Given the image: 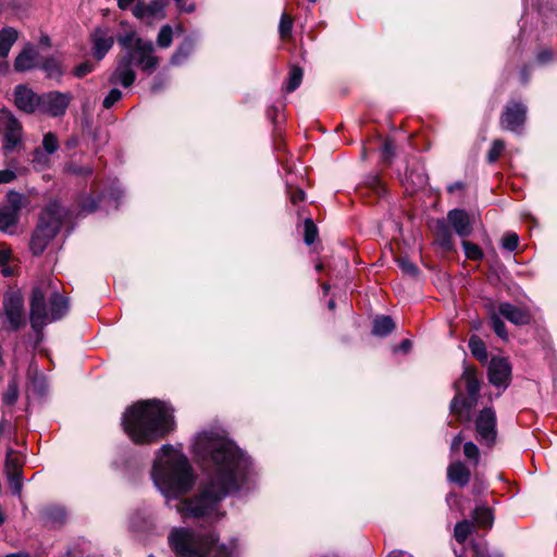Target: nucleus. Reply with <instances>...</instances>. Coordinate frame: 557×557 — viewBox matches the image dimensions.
<instances>
[{
  "label": "nucleus",
  "instance_id": "obj_60",
  "mask_svg": "<svg viewBox=\"0 0 557 557\" xmlns=\"http://www.w3.org/2000/svg\"><path fill=\"white\" fill-rule=\"evenodd\" d=\"M387 557H413L412 555H410L409 553L407 552H404V550H393L388 554Z\"/></svg>",
  "mask_w": 557,
  "mask_h": 557
},
{
  "label": "nucleus",
  "instance_id": "obj_9",
  "mask_svg": "<svg viewBox=\"0 0 557 557\" xmlns=\"http://www.w3.org/2000/svg\"><path fill=\"white\" fill-rule=\"evenodd\" d=\"M25 197L21 193L10 190L7 194V203L0 208V231L13 234L20 219V211L24 207Z\"/></svg>",
  "mask_w": 557,
  "mask_h": 557
},
{
  "label": "nucleus",
  "instance_id": "obj_36",
  "mask_svg": "<svg viewBox=\"0 0 557 557\" xmlns=\"http://www.w3.org/2000/svg\"><path fill=\"white\" fill-rule=\"evenodd\" d=\"M173 41V29L170 25H163L157 36V45L160 48H169Z\"/></svg>",
  "mask_w": 557,
  "mask_h": 557
},
{
  "label": "nucleus",
  "instance_id": "obj_24",
  "mask_svg": "<svg viewBox=\"0 0 557 557\" xmlns=\"http://www.w3.org/2000/svg\"><path fill=\"white\" fill-rule=\"evenodd\" d=\"M447 478L459 486H466L470 481L471 472L462 462L458 461L448 466Z\"/></svg>",
  "mask_w": 557,
  "mask_h": 557
},
{
  "label": "nucleus",
  "instance_id": "obj_30",
  "mask_svg": "<svg viewBox=\"0 0 557 557\" xmlns=\"http://www.w3.org/2000/svg\"><path fill=\"white\" fill-rule=\"evenodd\" d=\"M32 165L36 171H44L50 166V154L41 148L33 151Z\"/></svg>",
  "mask_w": 557,
  "mask_h": 557
},
{
  "label": "nucleus",
  "instance_id": "obj_7",
  "mask_svg": "<svg viewBox=\"0 0 557 557\" xmlns=\"http://www.w3.org/2000/svg\"><path fill=\"white\" fill-rule=\"evenodd\" d=\"M461 381L466 384L468 396L465 398L460 392H457L450 401V411L456 414L460 421H469L471 409L476 405L481 382L476 376V372L471 367H465Z\"/></svg>",
  "mask_w": 557,
  "mask_h": 557
},
{
  "label": "nucleus",
  "instance_id": "obj_13",
  "mask_svg": "<svg viewBox=\"0 0 557 557\" xmlns=\"http://www.w3.org/2000/svg\"><path fill=\"white\" fill-rule=\"evenodd\" d=\"M168 3L169 0H150L149 2L139 0L135 3L132 12L138 20L150 23L165 16L164 9Z\"/></svg>",
  "mask_w": 557,
  "mask_h": 557
},
{
  "label": "nucleus",
  "instance_id": "obj_12",
  "mask_svg": "<svg viewBox=\"0 0 557 557\" xmlns=\"http://www.w3.org/2000/svg\"><path fill=\"white\" fill-rule=\"evenodd\" d=\"M70 101V94L60 91L46 92L39 96L38 110L51 116H61L65 113Z\"/></svg>",
  "mask_w": 557,
  "mask_h": 557
},
{
  "label": "nucleus",
  "instance_id": "obj_27",
  "mask_svg": "<svg viewBox=\"0 0 557 557\" xmlns=\"http://www.w3.org/2000/svg\"><path fill=\"white\" fill-rule=\"evenodd\" d=\"M395 323L388 315H379L373 321L372 333L376 336L384 337L393 332Z\"/></svg>",
  "mask_w": 557,
  "mask_h": 557
},
{
  "label": "nucleus",
  "instance_id": "obj_8",
  "mask_svg": "<svg viewBox=\"0 0 557 557\" xmlns=\"http://www.w3.org/2000/svg\"><path fill=\"white\" fill-rule=\"evenodd\" d=\"M0 132L2 134V150L4 153L13 152L22 145V123L8 109L0 110Z\"/></svg>",
  "mask_w": 557,
  "mask_h": 557
},
{
  "label": "nucleus",
  "instance_id": "obj_22",
  "mask_svg": "<svg viewBox=\"0 0 557 557\" xmlns=\"http://www.w3.org/2000/svg\"><path fill=\"white\" fill-rule=\"evenodd\" d=\"M40 521L47 528H59L65 523L66 511L58 505H49L40 510Z\"/></svg>",
  "mask_w": 557,
  "mask_h": 557
},
{
  "label": "nucleus",
  "instance_id": "obj_39",
  "mask_svg": "<svg viewBox=\"0 0 557 557\" xmlns=\"http://www.w3.org/2000/svg\"><path fill=\"white\" fill-rule=\"evenodd\" d=\"M397 264L401 269V271L410 276H418L419 269L418 267L407 257L397 258Z\"/></svg>",
  "mask_w": 557,
  "mask_h": 557
},
{
  "label": "nucleus",
  "instance_id": "obj_58",
  "mask_svg": "<svg viewBox=\"0 0 557 557\" xmlns=\"http://www.w3.org/2000/svg\"><path fill=\"white\" fill-rule=\"evenodd\" d=\"M552 59V52L549 50H543L537 54V61L545 63Z\"/></svg>",
  "mask_w": 557,
  "mask_h": 557
},
{
  "label": "nucleus",
  "instance_id": "obj_50",
  "mask_svg": "<svg viewBox=\"0 0 557 557\" xmlns=\"http://www.w3.org/2000/svg\"><path fill=\"white\" fill-rule=\"evenodd\" d=\"M67 173L75 175H91L92 169L90 166H81L75 163H69L65 166Z\"/></svg>",
  "mask_w": 557,
  "mask_h": 557
},
{
  "label": "nucleus",
  "instance_id": "obj_42",
  "mask_svg": "<svg viewBox=\"0 0 557 557\" xmlns=\"http://www.w3.org/2000/svg\"><path fill=\"white\" fill-rule=\"evenodd\" d=\"M463 454L468 460H470L474 466H476L480 461V450L478 446L472 442H466L463 445Z\"/></svg>",
  "mask_w": 557,
  "mask_h": 557
},
{
  "label": "nucleus",
  "instance_id": "obj_35",
  "mask_svg": "<svg viewBox=\"0 0 557 557\" xmlns=\"http://www.w3.org/2000/svg\"><path fill=\"white\" fill-rule=\"evenodd\" d=\"M472 532V523L468 520H462L455 525L454 536L458 543H465Z\"/></svg>",
  "mask_w": 557,
  "mask_h": 557
},
{
  "label": "nucleus",
  "instance_id": "obj_40",
  "mask_svg": "<svg viewBox=\"0 0 557 557\" xmlns=\"http://www.w3.org/2000/svg\"><path fill=\"white\" fill-rule=\"evenodd\" d=\"M491 325H492L493 331L496 333V335L498 337H500L504 341H506L508 338V332L506 329V324L504 323V321L500 319L499 315L494 313L491 317Z\"/></svg>",
  "mask_w": 557,
  "mask_h": 557
},
{
  "label": "nucleus",
  "instance_id": "obj_4",
  "mask_svg": "<svg viewBox=\"0 0 557 557\" xmlns=\"http://www.w3.org/2000/svg\"><path fill=\"white\" fill-rule=\"evenodd\" d=\"M213 533H201L185 528L171 531L169 543L181 557H237V545L231 541L230 545H215Z\"/></svg>",
  "mask_w": 557,
  "mask_h": 557
},
{
  "label": "nucleus",
  "instance_id": "obj_18",
  "mask_svg": "<svg viewBox=\"0 0 557 557\" xmlns=\"http://www.w3.org/2000/svg\"><path fill=\"white\" fill-rule=\"evenodd\" d=\"M94 57L100 61L114 45V37L108 28L97 27L91 36Z\"/></svg>",
  "mask_w": 557,
  "mask_h": 557
},
{
  "label": "nucleus",
  "instance_id": "obj_1",
  "mask_svg": "<svg viewBox=\"0 0 557 557\" xmlns=\"http://www.w3.org/2000/svg\"><path fill=\"white\" fill-rule=\"evenodd\" d=\"M194 454L201 460L203 479L199 492L177 503L184 520L216 521L223 516L221 502L228 495L250 488L255 470L250 458L219 431L199 433L193 444Z\"/></svg>",
  "mask_w": 557,
  "mask_h": 557
},
{
  "label": "nucleus",
  "instance_id": "obj_29",
  "mask_svg": "<svg viewBox=\"0 0 557 557\" xmlns=\"http://www.w3.org/2000/svg\"><path fill=\"white\" fill-rule=\"evenodd\" d=\"M469 349L473 357L481 362H486L488 355L484 342L476 335H472L469 339Z\"/></svg>",
  "mask_w": 557,
  "mask_h": 557
},
{
  "label": "nucleus",
  "instance_id": "obj_28",
  "mask_svg": "<svg viewBox=\"0 0 557 557\" xmlns=\"http://www.w3.org/2000/svg\"><path fill=\"white\" fill-rule=\"evenodd\" d=\"M5 471L12 493L20 495L23 487L22 471L20 467L14 466V470H11V461L8 459L5 461Z\"/></svg>",
  "mask_w": 557,
  "mask_h": 557
},
{
  "label": "nucleus",
  "instance_id": "obj_19",
  "mask_svg": "<svg viewBox=\"0 0 557 557\" xmlns=\"http://www.w3.org/2000/svg\"><path fill=\"white\" fill-rule=\"evenodd\" d=\"M14 103L21 111L33 113L39 107V96L24 85H17L14 89Z\"/></svg>",
  "mask_w": 557,
  "mask_h": 557
},
{
  "label": "nucleus",
  "instance_id": "obj_33",
  "mask_svg": "<svg viewBox=\"0 0 557 557\" xmlns=\"http://www.w3.org/2000/svg\"><path fill=\"white\" fill-rule=\"evenodd\" d=\"M302 75V70L299 66H294L290 69L288 73V81L285 87L286 92H293L300 86Z\"/></svg>",
  "mask_w": 557,
  "mask_h": 557
},
{
  "label": "nucleus",
  "instance_id": "obj_34",
  "mask_svg": "<svg viewBox=\"0 0 557 557\" xmlns=\"http://www.w3.org/2000/svg\"><path fill=\"white\" fill-rule=\"evenodd\" d=\"M41 67L49 78L59 79L63 75L60 62L53 58L47 59Z\"/></svg>",
  "mask_w": 557,
  "mask_h": 557
},
{
  "label": "nucleus",
  "instance_id": "obj_54",
  "mask_svg": "<svg viewBox=\"0 0 557 557\" xmlns=\"http://www.w3.org/2000/svg\"><path fill=\"white\" fill-rule=\"evenodd\" d=\"M305 196H306L305 191L300 188H297L295 190H289V198L294 205H297L298 202L304 201Z\"/></svg>",
  "mask_w": 557,
  "mask_h": 557
},
{
  "label": "nucleus",
  "instance_id": "obj_47",
  "mask_svg": "<svg viewBox=\"0 0 557 557\" xmlns=\"http://www.w3.org/2000/svg\"><path fill=\"white\" fill-rule=\"evenodd\" d=\"M518 244L519 236L513 232L506 233L502 240L503 248L508 251H515L518 247Z\"/></svg>",
  "mask_w": 557,
  "mask_h": 557
},
{
  "label": "nucleus",
  "instance_id": "obj_49",
  "mask_svg": "<svg viewBox=\"0 0 557 557\" xmlns=\"http://www.w3.org/2000/svg\"><path fill=\"white\" fill-rule=\"evenodd\" d=\"M122 195H123V191L119 187H112L108 194L101 196L100 200L103 201V200L108 199V201H113L114 202L113 208L117 209L119 208V199L122 197Z\"/></svg>",
  "mask_w": 557,
  "mask_h": 557
},
{
  "label": "nucleus",
  "instance_id": "obj_20",
  "mask_svg": "<svg viewBox=\"0 0 557 557\" xmlns=\"http://www.w3.org/2000/svg\"><path fill=\"white\" fill-rule=\"evenodd\" d=\"M447 221L459 237L466 238L471 235L473 228L467 211L453 209L447 214Z\"/></svg>",
  "mask_w": 557,
  "mask_h": 557
},
{
  "label": "nucleus",
  "instance_id": "obj_46",
  "mask_svg": "<svg viewBox=\"0 0 557 557\" xmlns=\"http://www.w3.org/2000/svg\"><path fill=\"white\" fill-rule=\"evenodd\" d=\"M317 235H318L317 226L314 225V223L312 222L311 219H307L305 221V238H304L305 243L307 245L313 244Z\"/></svg>",
  "mask_w": 557,
  "mask_h": 557
},
{
  "label": "nucleus",
  "instance_id": "obj_38",
  "mask_svg": "<svg viewBox=\"0 0 557 557\" xmlns=\"http://www.w3.org/2000/svg\"><path fill=\"white\" fill-rule=\"evenodd\" d=\"M60 145L57 136L53 133H47L42 138L41 149L50 156L58 151Z\"/></svg>",
  "mask_w": 557,
  "mask_h": 557
},
{
  "label": "nucleus",
  "instance_id": "obj_64",
  "mask_svg": "<svg viewBox=\"0 0 557 557\" xmlns=\"http://www.w3.org/2000/svg\"><path fill=\"white\" fill-rule=\"evenodd\" d=\"M521 81L523 84H527L528 81H529V71H528V67H524L522 71H521Z\"/></svg>",
  "mask_w": 557,
  "mask_h": 557
},
{
  "label": "nucleus",
  "instance_id": "obj_25",
  "mask_svg": "<svg viewBox=\"0 0 557 557\" xmlns=\"http://www.w3.org/2000/svg\"><path fill=\"white\" fill-rule=\"evenodd\" d=\"M196 46V39L186 37L177 47L171 57L170 64L174 66L182 65L193 53Z\"/></svg>",
  "mask_w": 557,
  "mask_h": 557
},
{
  "label": "nucleus",
  "instance_id": "obj_14",
  "mask_svg": "<svg viewBox=\"0 0 557 557\" xmlns=\"http://www.w3.org/2000/svg\"><path fill=\"white\" fill-rule=\"evenodd\" d=\"M527 107L521 102H511L506 106L502 116L500 125L504 129L519 133L525 122Z\"/></svg>",
  "mask_w": 557,
  "mask_h": 557
},
{
  "label": "nucleus",
  "instance_id": "obj_23",
  "mask_svg": "<svg viewBox=\"0 0 557 557\" xmlns=\"http://www.w3.org/2000/svg\"><path fill=\"white\" fill-rule=\"evenodd\" d=\"M38 52L30 44L18 53L14 61V70L16 72H26L35 67Z\"/></svg>",
  "mask_w": 557,
  "mask_h": 557
},
{
  "label": "nucleus",
  "instance_id": "obj_57",
  "mask_svg": "<svg viewBox=\"0 0 557 557\" xmlns=\"http://www.w3.org/2000/svg\"><path fill=\"white\" fill-rule=\"evenodd\" d=\"M163 87H164L163 78H161L160 76L156 77L154 82H153V84L151 86L152 92H158V91L162 90Z\"/></svg>",
  "mask_w": 557,
  "mask_h": 557
},
{
  "label": "nucleus",
  "instance_id": "obj_45",
  "mask_svg": "<svg viewBox=\"0 0 557 557\" xmlns=\"http://www.w3.org/2000/svg\"><path fill=\"white\" fill-rule=\"evenodd\" d=\"M18 397V388L15 382H10L5 393L2 396V400L5 405H13Z\"/></svg>",
  "mask_w": 557,
  "mask_h": 557
},
{
  "label": "nucleus",
  "instance_id": "obj_31",
  "mask_svg": "<svg viewBox=\"0 0 557 557\" xmlns=\"http://www.w3.org/2000/svg\"><path fill=\"white\" fill-rule=\"evenodd\" d=\"M473 520L484 528H490L493 523L492 510L487 507H476L473 511Z\"/></svg>",
  "mask_w": 557,
  "mask_h": 557
},
{
  "label": "nucleus",
  "instance_id": "obj_21",
  "mask_svg": "<svg viewBox=\"0 0 557 557\" xmlns=\"http://www.w3.org/2000/svg\"><path fill=\"white\" fill-rule=\"evenodd\" d=\"M498 313L515 325H527L531 321L527 309L517 307L510 302H500Z\"/></svg>",
  "mask_w": 557,
  "mask_h": 557
},
{
  "label": "nucleus",
  "instance_id": "obj_10",
  "mask_svg": "<svg viewBox=\"0 0 557 557\" xmlns=\"http://www.w3.org/2000/svg\"><path fill=\"white\" fill-rule=\"evenodd\" d=\"M125 57H131V62L136 63L143 72L152 73L159 66V58L154 54L152 41L143 38L136 39V45Z\"/></svg>",
  "mask_w": 557,
  "mask_h": 557
},
{
  "label": "nucleus",
  "instance_id": "obj_16",
  "mask_svg": "<svg viewBox=\"0 0 557 557\" xmlns=\"http://www.w3.org/2000/svg\"><path fill=\"white\" fill-rule=\"evenodd\" d=\"M511 366L505 358L493 357L488 364V381L496 387L506 388L509 384Z\"/></svg>",
  "mask_w": 557,
  "mask_h": 557
},
{
  "label": "nucleus",
  "instance_id": "obj_3",
  "mask_svg": "<svg viewBox=\"0 0 557 557\" xmlns=\"http://www.w3.org/2000/svg\"><path fill=\"white\" fill-rule=\"evenodd\" d=\"M151 479L168 500L187 494L196 480L188 458L170 444L162 445L157 450Z\"/></svg>",
  "mask_w": 557,
  "mask_h": 557
},
{
  "label": "nucleus",
  "instance_id": "obj_62",
  "mask_svg": "<svg viewBox=\"0 0 557 557\" xmlns=\"http://www.w3.org/2000/svg\"><path fill=\"white\" fill-rule=\"evenodd\" d=\"M11 257V252L9 250H1L0 251V263L5 264Z\"/></svg>",
  "mask_w": 557,
  "mask_h": 557
},
{
  "label": "nucleus",
  "instance_id": "obj_63",
  "mask_svg": "<svg viewBox=\"0 0 557 557\" xmlns=\"http://www.w3.org/2000/svg\"><path fill=\"white\" fill-rule=\"evenodd\" d=\"M135 0H117V5L122 10H127Z\"/></svg>",
  "mask_w": 557,
  "mask_h": 557
},
{
  "label": "nucleus",
  "instance_id": "obj_41",
  "mask_svg": "<svg viewBox=\"0 0 557 557\" xmlns=\"http://www.w3.org/2000/svg\"><path fill=\"white\" fill-rule=\"evenodd\" d=\"M462 248H463V251H465L467 258H469L471 260H480L483 258V252L476 244H473L468 240H463Z\"/></svg>",
  "mask_w": 557,
  "mask_h": 557
},
{
  "label": "nucleus",
  "instance_id": "obj_44",
  "mask_svg": "<svg viewBox=\"0 0 557 557\" xmlns=\"http://www.w3.org/2000/svg\"><path fill=\"white\" fill-rule=\"evenodd\" d=\"M505 149V143L502 139H496L493 141L488 152H487V161L490 163H494L498 160L499 156Z\"/></svg>",
  "mask_w": 557,
  "mask_h": 557
},
{
  "label": "nucleus",
  "instance_id": "obj_37",
  "mask_svg": "<svg viewBox=\"0 0 557 557\" xmlns=\"http://www.w3.org/2000/svg\"><path fill=\"white\" fill-rule=\"evenodd\" d=\"M136 33L134 30H128L124 34H121L116 37L117 44L125 50L129 51L136 45V39H138Z\"/></svg>",
  "mask_w": 557,
  "mask_h": 557
},
{
  "label": "nucleus",
  "instance_id": "obj_6",
  "mask_svg": "<svg viewBox=\"0 0 557 557\" xmlns=\"http://www.w3.org/2000/svg\"><path fill=\"white\" fill-rule=\"evenodd\" d=\"M66 215V210L58 202L51 201L41 211L39 222L30 238L32 252L39 256L57 235Z\"/></svg>",
  "mask_w": 557,
  "mask_h": 557
},
{
  "label": "nucleus",
  "instance_id": "obj_56",
  "mask_svg": "<svg viewBox=\"0 0 557 557\" xmlns=\"http://www.w3.org/2000/svg\"><path fill=\"white\" fill-rule=\"evenodd\" d=\"M411 346H412L411 341L406 338V339H403L400 342V344L394 348V351H403L406 354L410 350Z\"/></svg>",
  "mask_w": 557,
  "mask_h": 557
},
{
  "label": "nucleus",
  "instance_id": "obj_26",
  "mask_svg": "<svg viewBox=\"0 0 557 557\" xmlns=\"http://www.w3.org/2000/svg\"><path fill=\"white\" fill-rule=\"evenodd\" d=\"M18 38V32L14 27H3L0 29V58H7L12 46Z\"/></svg>",
  "mask_w": 557,
  "mask_h": 557
},
{
  "label": "nucleus",
  "instance_id": "obj_17",
  "mask_svg": "<svg viewBox=\"0 0 557 557\" xmlns=\"http://www.w3.org/2000/svg\"><path fill=\"white\" fill-rule=\"evenodd\" d=\"M132 64L131 57L122 55L117 61L115 70L109 77V83L121 84L125 88L132 86L136 79V73Z\"/></svg>",
  "mask_w": 557,
  "mask_h": 557
},
{
  "label": "nucleus",
  "instance_id": "obj_52",
  "mask_svg": "<svg viewBox=\"0 0 557 557\" xmlns=\"http://www.w3.org/2000/svg\"><path fill=\"white\" fill-rule=\"evenodd\" d=\"M94 63L90 61H85L77 65L74 70V75L78 78L84 77L85 75L91 73L94 71Z\"/></svg>",
  "mask_w": 557,
  "mask_h": 557
},
{
  "label": "nucleus",
  "instance_id": "obj_51",
  "mask_svg": "<svg viewBox=\"0 0 557 557\" xmlns=\"http://www.w3.org/2000/svg\"><path fill=\"white\" fill-rule=\"evenodd\" d=\"M81 209L85 213H92L98 209V201L91 196H87L82 199Z\"/></svg>",
  "mask_w": 557,
  "mask_h": 557
},
{
  "label": "nucleus",
  "instance_id": "obj_55",
  "mask_svg": "<svg viewBox=\"0 0 557 557\" xmlns=\"http://www.w3.org/2000/svg\"><path fill=\"white\" fill-rule=\"evenodd\" d=\"M394 153V146L393 143L389 140H386L382 147V154L383 158L388 161Z\"/></svg>",
  "mask_w": 557,
  "mask_h": 557
},
{
  "label": "nucleus",
  "instance_id": "obj_53",
  "mask_svg": "<svg viewBox=\"0 0 557 557\" xmlns=\"http://www.w3.org/2000/svg\"><path fill=\"white\" fill-rule=\"evenodd\" d=\"M16 178V173L13 170L5 169L0 171V184H8Z\"/></svg>",
  "mask_w": 557,
  "mask_h": 557
},
{
  "label": "nucleus",
  "instance_id": "obj_43",
  "mask_svg": "<svg viewBox=\"0 0 557 557\" xmlns=\"http://www.w3.org/2000/svg\"><path fill=\"white\" fill-rule=\"evenodd\" d=\"M293 29V20L283 13L280 20L278 33L282 39H286L290 36Z\"/></svg>",
  "mask_w": 557,
  "mask_h": 557
},
{
  "label": "nucleus",
  "instance_id": "obj_61",
  "mask_svg": "<svg viewBox=\"0 0 557 557\" xmlns=\"http://www.w3.org/2000/svg\"><path fill=\"white\" fill-rule=\"evenodd\" d=\"M465 184L462 182H455L447 187L448 193H454L457 189H462Z\"/></svg>",
  "mask_w": 557,
  "mask_h": 557
},
{
  "label": "nucleus",
  "instance_id": "obj_5",
  "mask_svg": "<svg viewBox=\"0 0 557 557\" xmlns=\"http://www.w3.org/2000/svg\"><path fill=\"white\" fill-rule=\"evenodd\" d=\"M69 311V300L58 292L49 297L47 309L45 294L40 286L32 290L30 297V324L35 332H40L48 323L62 319Z\"/></svg>",
  "mask_w": 557,
  "mask_h": 557
},
{
  "label": "nucleus",
  "instance_id": "obj_11",
  "mask_svg": "<svg viewBox=\"0 0 557 557\" xmlns=\"http://www.w3.org/2000/svg\"><path fill=\"white\" fill-rule=\"evenodd\" d=\"M3 310L9 330L17 331L25 325L24 299L18 290L9 292L4 295Z\"/></svg>",
  "mask_w": 557,
  "mask_h": 557
},
{
  "label": "nucleus",
  "instance_id": "obj_2",
  "mask_svg": "<svg viewBox=\"0 0 557 557\" xmlns=\"http://www.w3.org/2000/svg\"><path fill=\"white\" fill-rule=\"evenodd\" d=\"M122 425L134 443H153L173 431V409L157 399L139 401L124 412Z\"/></svg>",
  "mask_w": 557,
  "mask_h": 557
},
{
  "label": "nucleus",
  "instance_id": "obj_15",
  "mask_svg": "<svg viewBox=\"0 0 557 557\" xmlns=\"http://www.w3.org/2000/svg\"><path fill=\"white\" fill-rule=\"evenodd\" d=\"M478 437L486 445L494 443L496 437V416L492 408L483 409L476 418Z\"/></svg>",
  "mask_w": 557,
  "mask_h": 557
},
{
  "label": "nucleus",
  "instance_id": "obj_32",
  "mask_svg": "<svg viewBox=\"0 0 557 557\" xmlns=\"http://www.w3.org/2000/svg\"><path fill=\"white\" fill-rule=\"evenodd\" d=\"M436 237H437L438 244L443 248H445V249L451 248V246H453L451 233H450L448 226L443 221L438 222Z\"/></svg>",
  "mask_w": 557,
  "mask_h": 557
},
{
  "label": "nucleus",
  "instance_id": "obj_48",
  "mask_svg": "<svg viewBox=\"0 0 557 557\" xmlns=\"http://www.w3.org/2000/svg\"><path fill=\"white\" fill-rule=\"evenodd\" d=\"M122 91L117 88H112L109 94L104 97L102 106L104 109L112 108L117 101L122 99Z\"/></svg>",
  "mask_w": 557,
  "mask_h": 557
},
{
  "label": "nucleus",
  "instance_id": "obj_59",
  "mask_svg": "<svg viewBox=\"0 0 557 557\" xmlns=\"http://www.w3.org/2000/svg\"><path fill=\"white\" fill-rule=\"evenodd\" d=\"M461 442H462V436H461V434L459 433V434H457V435L453 438V441H451V445H450V449H451V450H457V449L459 448V446H460Z\"/></svg>",
  "mask_w": 557,
  "mask_h": 557
}]
</instances>
